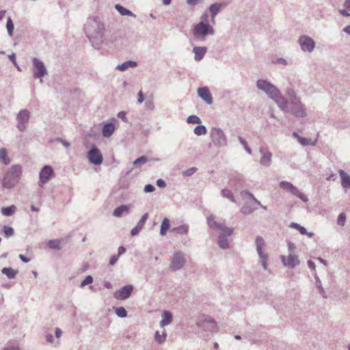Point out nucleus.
Masks as SVG:
<instances>
[{
	"label": "nucleus",
	"mask_w": 350,
	"mask_h": 350,
	"mask_svg": "<svg viewBox=\"0 0 350 350\" xmlns=\"http://www.w3.org/2000/svg\"><path fill=\"white\" fill-rule=\"evenodd\" d=\"M187 122L189 124H200L201 122V120L196 115H191L187 118Z\"/></svg>",
	"instance_id": "a18cd8bd"
},
{
	"label": "nucleus",
	"mask_w": 350,
	"mask_h": 350,
	"mask_svg": "<svg viewBox=\"0 0 350 350\" xmlns=\"http://www.w3.org/2000/svg\"><path fill=\"white\" fill-rule=\"evenodd\" d=\"M289 102L291 106L296 105L299 107V111L295 112L296 113V117L304 118L306 116L305 106L301 103L300 99L298 97L295 96L290 98Z\"/></svg>",
	"instance_id": "f3484780"
},
{
	"label": "nucleus",
	"mask_w": 350,
	"mask_h": 350,
	"mask_svg": "<svg viewBox=\"0 0 350 350\" xmlns=\"http://www.w3.org/2000/svg\"><path fill=\"white\" fill-rule=\"evenodd\" d=\"M167 334L165 332H163V334L161 335L158 331L155 332L154 338L157 342L161 344L163 342H165L166 339Z\"/></svg>",
	"instance_id": "79ce46f5"
},
{
	"label": "nucleus",
	"mask_w": 350,
	"mask_h": 350,
	"mask_svg": "<svg viewBox=\"0 0 350 350\" xmlns=\"http://www.w3.org/2000/svg\"><path fill=\"white\" fill-rule=\"evenodd\" d=\"M255 245L256 247V251L260 258V262L264 270L267 269V255L262 251L265 246V241L260 236H257L255 241Z\"/></svg>",
	"instance_id": "6e6552de"
},
{
	"label": "nucleus",
	"mask_w": 350,
	"mask_h": 350,
	"mask_svg": "<svg viewBox=\"0 0 350 350\" xmlns=\"http://www.w3.org/2000/svg\"><path fill=\"white\" fill-rule=\"evenodd\" d=\"M30 118V112L27 109H21L16 116L17 125L16 128L21 132L26 129V124L28 123Z\"/></svg>",
	"instance_id": "1a4fd4ad"
},
{
	"label": "nucleus",
	"mask_w": 350,
	"mask_h": 350,
	"mask_svg": "<svg viewBox=\"0 0 350 350\" xmlns=\"http://www.w3.org/2000/svg\"><path fill=\"white\" fill-rule=\"evenodd\" d=\"M258 90L265 92L270 98L279 90L275 85L265 79H258L256 82Z\"/></svg>",
	"instance_id": "0eeeda50"
},
{
	"label": "nucleus",
	"mask_w": 350,
	"mask_h": 350,
	"mask_svg": "<svg viewBox=\"0 0 350 350\" xmlns=\"http://www.w3.org/2000/svg\"><path fill=\"white\" fill-rule=\"evenodd\" d=\"M115 131L114 124L111 122L105 124L102 130V134L105 137H111Z\"/></svg>",
	"instance_id": "a878e982"
},
{
	"label": "nucleus",
	"mask_w": 350,
	"mask_h": 350,
	"mask_svg": "<svg viewBox=\"0 0 350 350\" xmlns=\"http://www.w3.org/2000/svg\"><path fill=\"white\" fill-rule=\"evenodd\" d=\"M3 230L6 238H9L13 236L14 234V228L8 226H4L3 227Z\"/></svg>",
	"instance_id": "a19ab883"
},
{
	"label": "nucleus",
	"mask_w": 350,
	"mask_h": 350,
	"mask_svg": "<svg viewBox=\"0 0 350 350\" xmlns=\"http://www.w3.org/2000/svg\"><path fill=\"white\" fill-rule=\"evenodd\" d=\"M137 62L132 60H129L123 62L121 64H119L116 66V69L120 71H124L129 68H133L137 66Z\"/></svg>",
	"instance_id": "cd10ccee"
},
{
	"label": "nucleus",
	"mask_w": 350,
	"mask_h": 350,
	"mask_svg": "<svg viewBox=\"0 0 350 350\" xmlns=\"http://www.w3.org/2000/svg\"><path fill=\"white\" fill-rule=\"evenodd\" d=\"M279 187L280 189H282L288 192H290L293 196L299 198L303 202H308V197L302 193L295 186H294L291 183L288 181H281L279 184Z\"/></svg>",
	"instance_id": "423d86ee"
},
{
	"label": "nucleus",
	"mask_w": 350,
	"mask_h": 350,
	"mask_svg": "<svg viewBox=\"0 0 350 350\" xmlns=\"http://www.w3.org/2000/svg\"><path fill=\"white\" fill-rule=\"evenodd\" d=\"M113 310L118 317L120 318H125L127 317V311L124 307H113Z\"/></svg>",
	"instance_id": "e433bc0d"
},
{
	"label": "nucleus",
	"mask_w": 350,
	"mask_h": 350,
	"mask_svg": "<svg viewBox=\"0 0 350 350\" xmlns=\"http://www.w3.org/2000/svg\"><path fill=\"white\" fill-rule=\"evenodd\" d=\"M2 273L6 275L9 279H14L18 274V271L17 269H13L11 267H3L1 269Z\"/></svg>",
	"instance_id": "c85d7f7f"
},
{
	"label": "nucleus",
	"mask_w": 350,
	"mask_h": 350,
	"mask_svg": "<svg viewBox=\"0 0 350 350\" xmlns=\"http://www.w3.org/2000/svg\"><path fill=\"white\" fill-rule=\"evenodd\" d=\"M148 161V159L146 156H141L133 161V165L135 167H140L141 165L146 163Z\"/></svg>",
	"instance_id": "ea45409f"
},
{
	"label": "nucleus",
	"mask_w": 350,
	"mask_h": 350,
	"mask_svg": "<svg viewBox=\"0 0 350 350\" xmlns=\"http://www.w3.org/2000/svg\"><path fill=\"white\" fill-rule=\"evenodd\" d=\"M54 172L50 165H44L40 172L39 186L42 187L53 176Z\"/></svg>",
	"instance_id": "4468645a"
},
{
	"label": "nucleus",
	"mask_w": 350,
	"mask_h": 350,
	"mask_svg": "<svg viewBox=\"0 0 350 350\" xmlns=\"http://www.w3.org/2000/svg\"><path fill=\"white\" fill-rule=\"evenodd\" d=\"M295 250V245L293 243L288 242V250L289 254H294Z\"/></svg>",
	"instance_id": "052dcab7"
},
{
	"label": "nucleus",
	"mask_w": 350,
	"mask_h": 350,
	"mask_svg": "<svg viewBox=\"0 0 350 350\" xmlns=\"http://www.w3.org/2000/svg\"><path fill=\"white\" fill-rule=\"evenodd\" d=\"M299 142L300 144L305 146L310 144V139L305 137H299Z\"/></svg>",
	"instance_id": "4d7b16f0"
},
{
	"label": "nucleus",
	"mask_w": 350,
	"mask_h": 350,
	"mask_svg": "<svg viewBox=\"0 0 350 350\" xmlns=\"http://www.w3.org/2000/svg\"><path fill=\"white\" fill-rule=\"evenodd\" d=\"M142 228L141 227H139L138 225H136V226L135 228H133L131 231V236H135L137 235L139 232L140 230H142Z\"/></svg>",
	"instance_id": "13d9d810"
},
{
	"label": "nucleus",
	"mask_w": 350,
	"mask_h": 350,
	"mask_svg": "<svg viewBox=\"0 0 350 350\" xmlns=\"http://www.w3.org/2000/svg\"><path fill=\"white\" fill-rule=\"evenodd\" d=\"M157 185L159 188H164L166 186V183H165V180H163V179H158L157 180Z\"/></svg>",
	"instance_id": "338daca9"
},
{
	"label": "nucleus",
	"mask_w": 350,
	"mask_h": 350,
	"mask_svg": "<svg viewBox=\"0 0 350 350\" xmlns=\"http://www.w3.org/2000/svg\"><path fill=\"white\" fill-rule=\"evenodd\" d=\"M118 117L120 119H122L124 122H128V118L126 117V112L124 111H120L118 113Z\"/></svg>",
	"instance_id": "bf43d9fd"
},
{
	"label": "nucleus",
	"mask_w": 350,
	"mask_h": 350,
	"mask_svg": "<svg viewBox=\"0 0 350 350\" xmlns=\"http://www.w3.org/2000/svg\"><path fill=\"white\" fill-rule=\"evenodd\" d=\"M193 131L194 133L198 136L206 135L207 133V129L204 125H198L196 126Z\"/></svg>",
	"instance_id": "58836bf2"
},
{
	"label": "nucleus",
	"mask_w": 350,
	"mask_h": 350,
	"mask_svg": "<svg viewBox=\"0 0 350 350\" xmlns=\"http://www.w3.org/2000/svg\"><path fill=\"white\" fill-rule=\"evenodd\" d=\"M341 178V184L345 189L350 188V176L342 170L338 171Z\"/></svg>",
	"instance_id": "b1692460"
},
{
	"label": "nucleus",
	"mask_w": 350,
	"mask_h": 350,
	"mask_svg": "<svg viewBox=\"0 0 350 350\" xmlns=\"http://www.w3.org/2000/svg\"><path fill=\"white\" fill-rule=\"evenodd\" d=\"M290 226L297 229L301 234H307L309 237H312L314 235L312 232H308L304 227L297 223L292 222Z\"/></svg>",
	"instance_id": "7c9ffc66"
},
{
	"label": "nucleus",
	"mask_w": 350,
	"mask_h": 350,
	"mask_svg": "<svg viewBox=\"0 0 350 350\" xmlns=\"http://www.w3.org/2000/svg\"><path fill=\"white\" fill-rule=\"evenodd\" d=\"M47 245L50 249L52 250H60L61 247V241L59 239H53L50 240L47 243Z\"/></svg>",
	"instance_id": "72a5a7b5"
},
{
	"label": "nucleus",
	"mask_w": 350,
	"mask_h": 350,
	"mask_svg": "<svg viewBox=\"0 0 350 350\" xmlns=\"http://www.w3.org/2000/svg\"><path fill=\"white\" fill-rule=\"evenodd\" d=\"M207 51L206 46H194L193 48V53H194V59L196 61L199 62L202 60Z\"/></svg>",
	"instance_id": "5701e85b"
},
{
	"label": "nucleus",
	"mask_w": 350,
	"mask_h": 350,
	"mask_svg": "<svg viewBox=\"0 0 350 350\" xmlns=\"http://www.w3.org/2000/svg\"><path fill=\"white\" fill-rule=\"evenodd\" d=\"M192 31L194 39L198 42H204L208 36H213L215 33L213 27L208 23L204 22L196 24Z\"/></svg>",
	"instance_id": "7ed1b4c3"
},
{
	"label": "nucleus",
	"mask_w": 350,
	"mask_h": 350,
	"mask_svg": "<svg viewBox=\"0 0 350 350\" xmlns=\"http://www.w3.org/2000/svg\"><path fill=\"white\" fill-rule=\"evenodd\" d=\"M185 263V259L180 252H176L172 258L170 269L173 271L180 269Z\"/></svg>",
	"instance_id": "ddd939ff"
},
{
	"label": "nucleus",
	"mask_w": 350,
	"mask_h": 350,
	"mask_svg": "<svg viewBox=\"0 0 350 350\" xmlns=\"http://www.w3.org/2000/svg\"><path fill=\"white\" fill-rule=\"evenodd\" d=\"M88 158L89 161L95 165H99L103 161V157L100 150L95 146H93L92 148L88 151Z\"/></svg>",
	"instance_id": "9d476101"
},
{
	"label": "nucleus",
	"mask_w": 350,
	"mask_h": 350,
	"mask_svg": "<svg viewBox=\"0 0 350 350\" xmlns=\"http://www.w3.org/2000/svg\"><path fill=\"white\" fill-rule=\"evenodd\" d=\"M7 157V150L2 148L0 149V160H5Z\"/></svg>",
	"instance_id": "680f3d73"
},
{
	"label": "nucleus",
	"mask_w": 350,
	"mask_h": 350,
	"mask_svg": "<svg viewBox=\"0 0 350 350\" xmlns=\"http://www.w3.org/2000/svg\"><path fill=\"white\" fill-rule=\"evenodd\" d=\"M133 288V286L131 284L124 286L115 292L114 297L118 300H125L131 295Z\"/></svg>",
	"instance_id": "2eb2a0df"
},
{
	"label": "nucleus",
	"mask_w": 350,
	"mask_h": 350,
	"mask_svg": "<svg viewBox=\"0 0 350 350\" xmlns=\"http://www.w3.org/2000/svg\"><path fill=\"white\" fill-rule=\"evenodd\" d=\"M170 220L167 218H164L161 225L160 234L161 236H165L166 234L167 230L170 228Z\"/></svg>",
	"instance_id": "473e14b6"
},
{
	"label": "nucleus",
	"mask_w": 350,
	"mask_h": 350,
	"mask_svg": "<svg viewBox=\"0 0 350 350\" xmlns=\"http://www.w3.org/2000/svg\"><path fill=\"white\" fill-rule=\"evenodd\" d=\"M197 171V168L195 167L187 169V170L183 171V175L185 176H190L193 175Z\"/></svg>",
	"instance_id": "864d4df0"
},
{
	"label": "nucleus",
	"mask_w": 350,
	"mask_h": 350,
	"mask_svg": "<svg viewBox=\"0 0 350 350\" xmlns=\"http://www.w3.org/2000/svg\"><path fill=\"white\" fill-rule=\"evenodd\" d=\"M172 231L180 234H187L189 231V226L187 224H183L180 226L174 228Z\"/></svg>",
	"instance_id": "f704fd0d"
},
{
	"label": "nucleus",
	"mask_w": 350,
	"mask_h": 350,
	"mask_svg": "<svg viewBox=\"0 0 350 350\" xmlns=\"http://www.w3.org/2000/svg\"><path fill=\"white\" fill-rule=\"evenodd\" d=\"M222 6H226V3H215L210 5L209 11L211 16V21L213 23H215V16L220 12Z\"/></svg>",
	"instance_id": "4be33fe9"
},
{
	"label": "nucleus",
	"mask_w": 350,
	"mask_h": 350,
	"mask_svg": "<svg viewBox=\"0 0 350 350\" xmlns=\"http://www.w3.org/2000/svg\"><path fill=\"white\" fill-rule=\"evenodd\" d=\"M93 282V278L91 275H87L85 279L81 283V287L90 284Z\"/></svg>",
	"instance_id": "09e8293b"
},
{
	"label": "nucleus",
	"mask_w": 350,
	"mask_h": 350,
	"mask_svg": "<svg viewBox=\"0 0 350 350\" xmlns=\"http://www.w3.org/2000/svg\"><path fill=\"white\" fill-rule=\"evenodd\" d=\"M16 209V208L14 205H11L10 206L2 207L1 212L4 216L9 217L14 213Z\"/></svg>",
	"instance_id": "2f4dec72"
},
{
	"label": "nucleus",
	"mask_w": 350,
	"mask_h": 350,
	"mask_svg": "<svg viewBox=\"0 0 350 350\" xmlns=\"http://www.w3.org/2000/svg\"><path fill=\"white\" fill-rule=\"evenodd\" d=\"M84 29L87 37L92 43V45L96 48H98L103 42L105 32V26L101 18L96 16L89 17Z\"/></svg>",
	"instance_id": "f257e3e1"
},
{
	"label": "nucleus",
	"mask_w": 350,
	"mask_h": 350,
	"mask_svg": "<svg viewBox=\"0 0 350 350\" xmlns=\"http://www.w3.org/2000/svg\"><path fill=\"white\" fill-rule=\"evenodd\" d=\"M238 140L239 142L243 145L244 149L245 150V151L251 154H252V150L251 148L248 146L247 144V142L243 139L241 137H238Z\"/></svg>",
	"instance_id": "49530a36"
},
{
	"label": "nucleus",
	"mask_w": 350,
	"mask_h": 350,
	"mask_svg": "<svg viewBox=\"0 0 350 350\" xmlns=\"http://www.w3.org/2000/svg\"><path fill=\"white\" fill-rule=\"evenodd\" d=\"M119 258V255H113L111 257L109 260L110 265H114Z\"/></svg>",
	"instance_id": "69168bd1"
},
{
	"label": "nucleus",
	"mask_w": 350,
	"mask_h": 350,
	"mask_svg": "<svg viewBox=\"0 0 350 350\" xmlns=\"http://www.w3.org/2000/svg\"><path fill=\"white\" fill-rule=\"evenodd\" d=\"M256 209V208H253L252 206L245 204L241 208V212L244 215H250Z\"/></svg>",
	"instance_id": "37998d69"
},
{
	"label": "nucleus",
	"mask_w": 350,
	"mask_h": 350,
	"mask_svg": "<svg viewBox=\"0 0 350 350\" xmlns=\"http://www.w3.org/2000/svg\"><path fill=\"white\" fill-rule=\"evenodd\" d=\"M145 107L147 110L153 111L154 109V104L152 99H147L145 102Z\"/></svg>",
	"instance_id": "de8ad7c7"
},
{
	"label": "nucleus",
	"mask_w": 350,
	"mask_h": 350,
	"mask_svg": "<svg viewBox=\"0 0 350 350\" xmlns=\"http://www.w3.org/2000/svg\"><path fill=\"white\" fill-rule=\"evenodd\" d=\"M124 213H129V207L127 205H121L117 207L113 212V215L116 217H120Z\"/></svg>",
	"instance_id": "bb28decb"
},
{
	"label": "nucleus",
	"mask_w": 350,
	"mask_h": 350,
	"mask_svg": "<svg viewBox=\"0 0 350 350\" xmlns=\"http://www.w3.org/2000/svg\"><path fill=\"white\" fill-rule=\"evenodd\" d=\"M204 323H211L212 325V329H214L217 327V323L215 321L211 318V317H206L203 321Z\"/></svg>",
	"instance_id": "603ef678"
},
{
	"label": "nucleus",
	"mask_w": 350,
	"mask_h": 350,
	"mask_svg": "<svg viewBox=\"0 0 350 350\" xmlns=\"http://www.w3.org/2000/svg\"><path fill=\"white\" fill-rule=\"evenodd\" d=\"M299 44L303 51L311 53L315 47L314 40L308 36H301Z\"/></svg>",
	"instance_id": "f8f14e48"
},
{
	"label": "nucleus",
	"mask_w": 350,
	"mask_h": 350,
	"mask_svg": "<svg viewBox=\"0 0 350 350\" xmlns=\"http://www.w3.org/2000/svg\"><path fill=\"white\" fill-rule=\"evenodd\" d=\"M273 100L278 106L284 112L288 111V107L287 106V101L282 96L280 92L278 90L275 94V96H273L271 98Z\"/></svg>",
	"instance_id": "6ab92c4d"
},
{
	"label": "nucleus",
	"mask_w": 350,
	"mask_h": 350,
	"mask_svg": "<svg viewBox=\"0 0 350 350\" xmlns=\"http://www.w3.org/2000/svg\"><path fill=\"white\" fill-rule=\"evenodd\" d=\"M154 190H155V187L151 184H148V185H145L144 189V191L145 193H151V192H153Z\"/></svg>",
	"instance_id": "6e6d98bb"
},
{
	"label": "nucleus",
	"mask_w": 350,
	"mask_h": 350,
	"mask_svg": "<svg viewBox=\"0 0 350 350\" xmlns=\"http://www.w3.org/2000/svg\"><path fill=\"white\" fill-rule=\"evenodd\" d=\"M32 72L35 79H40V82H42V78L47 75V70L42 61L37 57L32 59Z\"/></svg>",
	"instance_id": "39448f33"
},
{
	"label": "nucleus",
	"mask_w": 350,
	"mask_h": 350,
	"mask_svg": "<svg viewBox=\"0 0 350 350\" xmlns=\"http://www.w3.org/2000/svg\"><path fill=\"white\" fill-rule=\"evenodd\" d=\"M243 193H245L249 197H250L257 204L260 205L262 208H264V209L267 208L266 206L261 205L260 202L255 198V197L254 196V195L252 193H250L247 191H245Z\"/></svg>",
	"instance_id": "5fc2aeb1"
},
{
	"label": "nucleus",
	"mask_w": 350,
	"mask_h": 350,
	"mask_svg": "<svg viewBox=\"0 0 350 350\" xmlns=\"http://www.w3.org/2000/svg\"><path fill=\"white\" fill-rule=\"evenodd\" d=\"M345 220L346 215L345 213H342L338 217L337 223L339 226H343L345 225Z\"/></svg>",
	"instance_id": "3c124183"
},
{
	"label": "nucleus",
	"mask_w": 350,
	"mask_h": 350,
	"mask_svg": "<svg viewBox=\"0 0 350 350\" xmlns=\"http://www.w3.org/2000/svg\"><path fill=\"white\" fill-rule=\"evenodd\" d=\"M212 143L217 148L227 146V137L221 129L213 127L210 131Z\"/></svg>",
	"instance_id": "20e7f679"
},
{
	"label": "nucleus",
	"mask_w": 350,
	"mask_h": 350,
	"mask_svg": "<svg viewBox=\"0 0 350 350\" xmlns=\"http://www.w3.org/2000/svg\"><path fill=\"white\" fill-rule=\"evenodd\" d=\"M21 174L22 168L21 165H14L12 166L3 179V187L6 189L13 188L18 183Z\"/></svg>",
	"instance_id": "f03ea898"
},
{
	"label": "nucleus",
	"mask_w": 350,
	"mask_h": 350,
	"mask_svg": "<svg viewBox=\"0 0 350 350\" xmlns=\"http://www.w3.org/2000/svg\"><path fill=\"white\" fill-rule=\"evenodd\" d=\"M232 234H228L225 231H222L218 237V245L221 249L226 250L229 247V243L227 239Z\"/></svg>",
	"instance_id": "412c9836"
},
{
	"label": "nucleus",
	"mask_w": 350,
	"mask_h": 350,
	"mask_svg": "<svg viewBox=\"0 0 350 350\" xmlns=\"http://www.w3.org/2000/svg\"><path fill=\"white\" fill-rule=\"evenodd\" d=\"M207 224L210 228L219 230L221 232L225 231L228 234H232L234 229L232 228L226 227L224 223H219L215 221V217L210 215L207 217Z\"/></svg>",
	"instance_id": "9b49d317"
},
{
	"label": "nucleus",
	"mask_w": 350,
	"mask_h": 350,
	"mask_svg": "<svg viewBox=\"0 0 350 350\" xmlns=\"http://www.w3.org/2000/svg\"><path fill=\"white\" fill-rule=\"evenodd\" d=\"M221 196L224 198L229 199L231 202L236 203V200L231 191L228 189H224L221 190Z\"/></svg>",
	"instance_id": "4c0bfd02"
},
{
	"label": "nucleus",
	"mask_w": 350,
	"mask_h": 350,
	"mask_svg": "<svg viewBox=\"0 0 350 350\" xmlns=\"http://www.w3.org/2000/svg\"><path fill=\"white\" fill-rule=\"evenodd\" d=\"M259 152L262 154L260 163L263 166L269 167L272 158L271 152L262 146L260 147Z\"/></svg>",
	"instance_id": "a211bd4d"
},
{
	"label": "nucleus",
	"mask_w": 350,
	"mask_h": 350,
	"mask_svg": "<svg viewBox=\"0 0 350 350\" xmlns=\"http://www.w3.org/2000/svg\"><path fill=\"white\" fill-rule=\"evenodd\" d=\"M198 96L205 101L206 103L211 105L213 103V97L207 87L200 88L198 90Z\"/></svg>",
	"instance_id": "aec40b11"
},
{
	"label": "nucleus",
	"mask_w": 350,
	"mask_h": 350,
	"mask_svg": "<svg viewBox=\"0 0 350 350\" xmlns=\"http://www.w3.org/2000/svg\"><path fill=\"white\" fill-rule=\"evenodd\" d=\"M148 217V214L146 213H144L141 219H139V221L137 222V225L139 226V227H141L142 228H143L147 219Z\"/></svg>",
	"instance_id": "8fccbe9b"
},
{
	"label": "nucleus",
	"mask_w": 350,
	"mask_h": 350,
	"mask_svg": "<svg viewBox=\"0 0 350 350\" xmlns=\"http://www.w3.org/2000/svg\"><path fill=\"white\" fill-rule=\"evenodd\" d=\"M115 8L122 16H131L135 18L136 17V15L133 14L131 11L125 8L120 4H116L115 5Z\"/></svg>",
	"instance_id": "c756f323"
},
{
	"label": "nucleus",
	"mask_w": 350,
	"mask_h": 350,
	"mask_svg": "<svg viewBox=\"0 0 350 350\" xmlns=\"http://www.w3.org/2000/svg\"><path fill=\"white\" fill-rule=\"evenodd\" d=\"M172 321V314L168 310H164L162 314V319L160 321V326L163 327L168 325Z\"/></svg>",
	"instance_id": "393cba45"
},
{
	"label": "nucleus",
	"mask_w": 350,
	"mask_h": 350,
	"mask_svg": "<svg viewBox=\"0 0 350 350\" xmlns=\"http://www.w3.org/2000/svg\"><path fill=\"white\" fill-rule=\"evenodd\" d=\"M281 260L283 265L290 269H294L296 266L300 263L299 260L295 254H288L287 258L284 256H281Z\"/></svg>",
	"instance_id": "dca6fc26"
},
{
	"label": "nucleus",
	"mask_w": 350,
	"mask_h": 350,
	"mask_svg": "<svg viewBox=\"0 0 350 350\" xmlns=\"http://www.w3.org/2000/svg\"><path fill=\"white\" fill-rule=\"evenodd\" d=\"M203 2V0H187L189 5H195Z\"/></svg>",
	"instance_id": "774afa93"
},
{
	"label": "nucleus",
	"mask_w": 350,
	"mask_h": 350,
	"mask_svg": "<svg viewBox=\"0 0 350 350\" xmlns=\"http://www.w3.org/2000/svg\"><path fill=\"white\" fill-rule=\"evenodd\" d=\"M299 107L298 106H296V105L290 106V108H288V112H290L293 116H296V113L295 112L299 111Z\"/></svg>",
	"instance_id": "e2e57ef3"
},
{
	"label": "nucleus",
	"mask_w": 350,
	"mask_h": 350,
	"mask_svg": "<svg viewBox=\"0 0 350 350\" xmlns=\"http://www.w3.org/2000/svg\"><path fill=\"white\" fill-rule=\"evenodd\" d=\"M315 280H316V286L319 290V293L322 295L323 297L327 298L326 292L325 291L324 288L322 286L321 282L319 279V278L315 275Z\"/></svg>",
	"instance_id": "c9c22d12"
},
{
	"label": "nucleus",
	"mask_w": 350,
	"mask_h": 350,
	"mask_svg": "<svg viewBox=\"0 0 350 350\" xmlns=\"http://www.w3.org/2000/svg\"><path fill=\"white\" fill-rule=\"evenodd\" d=\"M6 28H7L8 33L9 36H12L14 26L13 21L10 17H9L8 18Z\"/></svg>",
	"instance_id": "c03bdc74"
},
{
	"label": "nucleus",
	"mask_w": 350,
	"mask_h": 350,
	"mask_svg": "<svg viewBox=\"0 0 350 350\" xmlns=\"http://www.w3.org/2000/svg\"><path fill=\"white\" fill-rule=\"evenodd\" d=\"M286 94L289 97V98L296 96L295 90L291 88L288 89L286 92Z\"/></svg>",
	"instance_id": "0e129e2a"
}]
</instances>
